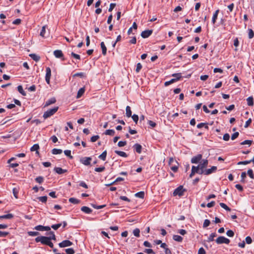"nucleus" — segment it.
Masks as SVG:
<instances>
[{"label": "nucleus", "mask_w": 254, "mask_h": 254, "mask_svg": "<svg viewBox=\"0 0 254 254\" xmlns=\"http://www.w3.org/2000/svg\"><path fill=\"white\" fill-rule=\"evenodd\" d=\"M59 109L58 107H55L53 109H49L45 112L43 114V118L46 119L48 118L53 115L55 113H56Z\"/></svg>", "instance_id": "obj_1"}, {"label": "nucleus", "mask_w": 254, "mask_h": 254, "mask_svg": "<svg viewBox=\"0 0 254 254\" xmlns=\"http://www.w3.org/2000/svg\"><path fill=\"white\" fill-rule=\"evenodd\" d=\"M50 241V238L46 236H40L35 238V241L37 243L41 242L42 244L46 245H47Z\"/></svg>", "instance_id": "obj_2"}, {"label": "nucleus", "mask_w": 254, "mask_h": 254, "mask_svg": "<svg viewBox=\"0 0 254 254\" xmlns=\"http://www.w3.org/2000/svg\"><path fill=\"white\" fill-rule=\"evenodd\" d=\"M186 190L185 189H184L182 186H180L175 190L173 192V194L174 196L179 195V196H182L184 195V193L185 191H186Z\"/></svg>", "instance_id": "obj_3"}, {"label": "nucleus", "mask_w": 254, "mask_h": 254, "mask_svg": "<svg viewBox=\"0 0 254 254\" xmlns=\"http://www.w3.org/2000/svg\"><path fill=\"white\" fill-rule=\"evenodd\" d=\"M230 240L224 237V236H219L216 240V243L217 244H226L230 243Z\"/></svg>", "instance_id": "obj_4"}, {"label": "nucleus", "mask_w": 254, "mask_h": 254, "mask_svg": "<svg viewBox=\"0 0 254 254\" xmlns=\"http://www.w3.org/2000/svg\"><path fill=\"white\" fill-rule=\"evenodd\" d=\"M92 160L91 157H85L81 158L80 160V163L84 164L85 166H88L90 165L91 161Z\"/></svg>", "instance_id": "obj_5"}, {"label": "nucleus", "mask_w": 254, "mask_h": 254, "mask_svg": "<svg viewBox=\"0 0 254 254\" xmlns=\"http://www.w3.org/2000/svg\"><path fill=\"white\" fill-rule=\"evenodd\" d=\"M46 76H45V80L46 82L49 84L50 83V78L51 76V70L49 67H47L46 69Z\"/></svg>", "instance_id": "obj_6"}, {"label": "nucleus", "mask_w": 254, "mask_h": 254, "mask_svg": "<svg viewBox=\"0 0 254 254\" xmlns=\"http://www.w3.org/2000/svg\"><path fill=\"white\" fill-rule=\"evenodd\" d=\"M72 245V243L69 240H64L59 244V246L60 248H64L66 247L70 246Z\"/></svg>", "instance_id": "obj_7"}, {"label": "nucleus", "mask_w": 254, "mask_h": 254, "mask_svg": "<svg viewBox=\"0 0 254 254\" xmlns=\"http://www.w3.org/2000/svg\"><path fill=\"white\" fill-rule=\"evenodd\" d=\"M34 229L37 231H49L51 230V227H50L49 226H44L42 225L36 226L34 227Z\"/></svg>", "instance_id": "obj_8"}, {"label": "nucleus", "mask_w": 254, "mask_h": 254, "mask_svg": "<svg viewBox=\"0 0 254 254\" xmlns=\"http://www.w3.org/2000/svg\"><path fill=\"white\" fill-rule=\"evenodd\" d=\"M153 32L152 30H146L145 31H143L141 33V36L143 38H148L149 36H150Z\"/></svg>", "instance_id": "obj_9"}, {"label": "nucleus", "mask_w": 254, "mask_h": 254, "mask_svg": "<svg viewBox=\"0 0 254 254\" xmlns=\"http://www.w3.org/2000/svg\"><path fill=\"white\" fill-rule=\"evenodd\" d=\"M202 158L201 154H198L197 155L193 157L191 159V162L192 163L196 164L199 162Z\"/></svg>", "instance_id": "obj_10"}, {"label": "nucleus", "mask_w": 254, "mask_h": 254, "mask_svg": "<svg viewBox=\"0 0 254 254\" xmlns=\"http://www.w3.org/2000/svg\"><path fill=\"white\" fill-rule=\"evenodd\" d=\"M208 165V160L207 159H203L198 165L199 169H205Z\"/></svg>", "instance_id": "obj_11"}, {"label": "nucleus", "mask_w": 254, "mask_h": 254, "mask_svg": "<svg viewBox=\"0 0 254 254\" xmlns=\"http://www.w3.org/2000/svg\"><path fill=\"white\" fill-rule=\"evenodd\" d=\"M217 170V167L216 166H212L211 168L206 169L205 175H208L214 172H215Z\"/></svg>", "instance_id": "obj_12"}, {"label": "nucleus", "mask_w": 254, "mask_h": 254, "mask_svg": "<svg viewBox=\"0 0 254 254\" xmlns=\"http://www.w3.org/2000/svg\"><path fill=\"white\" fill-rule=\"evenodd\" d=\"M54 55L57 58H61L64 56L62 51L60 50H57L54 51Z\"/></svg>", "instance_id": "obj_13"}, {"label": "nucleus", "mask_w": 254, "mask_h": 254, "mask_svg": "<svg viewBox=\"0 0 254 254\" xmlns=\"http://www.w3.org/2000/svg\"><path fill=\"white\" fill-rule=\"evenodd\" d=\"M133 147L137 153H138L139 154L141 153V150H142V146L140 144L136 143L133 145Z\"/></svg>", "instance_id": "obj_14"}, {"label": "nucleus", "mask_w": 254, "mask_h": 254, "mask_svg": "<svg viewBox=\"0 0 254 254\" xmlns=\"http://www.w3.org/2000/svg\"><path fill=\"white\" fill-rule=\"evenodd\" d=\"M54 171L58 174H62L67 171V170L63 169L60 167H55Z\"/></svg>", "instance_id": "obj_15"}, {"label": "nucleus", "mask_w": 254, "mask_h": 254, "mask_svg": "<svg viewBox=\"0 0 254 254\" xmlns=\"http://www.w3.org/2000/svg\"><path fill=\"white\" fill-rule=\"evenodd\" d=\"M81 210L86 214H90L92 211L91 209L87 206H82L81 208Z\"/></svg>", "instance_id": "obj_16"}, {"label": "nucleus", "mask_w": 254, "mask_h": 254, "mask_svg": "<svg viewBox=\"0 0 254 254\" xmlns=\"http://www.w3.org/2000/svg\"><path fill=\"white\" fill-rule=\"evenodd\" d=\"M56 102V100L55 98H52L46 101L45 107H47L52 104L55 103Z\"/></svg>", "instance_id": "obj_17"}, {"label": "nucleus", "mask_w": 254, "mask_h": 254, "mask_svg": "<svg viewBox=\"0 0 254 254\" xmlns=\"http://www.w3.org/2000/svg\"><path fill=\"white\" fill-rule=\"evenodd\" d=\"M131 114H132V112L131 111L130 107L129 106H127L126 107V116L128 118H129L131 116Z\"/></svg>", "instance_id": "obj_18"}, {"label": "nucleus", "mask_w": 254, "mask_h": 254, "mask_svg": "<svg viewBox=\"0 0 254 254\" xmlns=\"http://www.w3.org/2000/svg\"><path fill=\"white\" fill-rule=\"evenodd\" d=\"M219 12V9H217L215 11L214 13L213 14L212 19V22L213 24L215 23L216 19H217Z\"/></svg>", "instance_id": "obj_19"}, {"label": "nucleus", "mask_w": 254, "mask_h": 254, "mask_svg": "<svg viewBox=\"0 0 254 254\" xmlns=\"http://www.w3.org/2000/svg\"><path fill=\"white\" fill-rule=\"evenodd\" d=\"M101 48L102 49V52L103 55H106L107 53V48L103 42L101 43Z\"/></svg>", "instance_id": "obj_20"}, {"label": "nucleus", "mask_w": 254, "mask_h": 254, "mask_svg": "<svg viewBox=\"0 0 254 254\" xmlns=\"http://www.w3.org/2000/svg\"><path fill=\"white\" fill-rule=\"evenodd\" d=\"M247 104L249 106L254 105V99L252 96L249 97L247 99Z\"/></svg>", "instance_id": "obj_21"}, {"label": "nucleus", "mask_w": 254, "mask_h": 254, "mask_svg": "<svg viewBox=\"0 0 254 254\" xmlns=\"http://www.w3.org/2000/svg\"><path fill=\"white\" fill-rule=\"evenodd\" d=\"M115 152L117 154H118V155H119L121 157H127V153L124 151L115 150Z\"/></svg>", "instance_id": "obj_22"}, {"label": "nucleus", "mask_w": 254, "mask_h": 254, "mask_svg": "<svg viewBox=\"0 0 254 254\" xmlns=\"http://www.w3.org/2000/svg\"><path fill=\"white\" fill-rule=\"evenodd\" d=\"M39 149V146L38 144H34L31 148L30 150L31 151H36V153L38 154L39 152L38 151V150Z\"/></svg>", "instance_id": "obj_23"}, {"label": "nucleus", "mask_w": 254, "mask_h": 254, "mask_svg": "<svg viewBox=\"0 0 254 254\" xmlns=\"http://www.w3.org/2000/svg\"><path fill=\"white\" fill-rule=\"evenodd\" d=\"M29 56L35 61L38 62L40 60V57L35 54H31Z\"/></svg>", "instance_id": "obj_24"}, {"label": "nucleus", "mask_w": 254, "mask_h": 254, "mask_svg": "<svg viewBox=\"0 0 254 254\" xmlns=\"http://www.w3.org/2000/svg\"><path fill=\"white\" fill-rule=\"evenodd\" d=\"M104 133L106 135L113 136L115 133V131L114 129H107Z\"/></svg>", "instance_id": "obj_25"}, {"label": "nucleus", "mask_w": 254, "mask_h": 254, "mask_svg": "<svg viewBox=\"0 0 254 254\" xmlns=\"http://www.w3.org/2000/svg\"><path fill=\"white\" fill-rule=\"evenodd\" d=\"M13 215L12 214H7L3 215L0 216V219H10L13 218Z\"/></svg>", "instance_id": "obj_26"}, {"label": "nucleus", "mask_w": 254, "mask_h": 254, "mask_svg": "<svg viewBox=\"0 0 254 254\" xmlns=\"http://www.w3.org/2000/svg\"><path fill=\"white\" fill-rule=\"evenodd\" d=\"M173 238L174 240L178 242H181L183 241V238L179 235H175L173 236Z\"/></svg>", "instance_id": "obj_27"}, {"label": "nucleus", "mask_w": 254, "mask_h": 254, "mask_svg": "<svg viewBox=\"0 0 254 254\" xmlns=\"http://www.w3.org/2000/svg\"><path fill=\"white\" fill-rule=\"evenodd\" d=\"M85 89L84 88H81L79 89L77 94V98H79L84 93Z\"/></svg>", "instance_id": "obj_28"}, {"label": "nucleus", "mask_w": 254, "mask_h": 254, "mask_svg": "<svg viewBox=\"0 0 254 254\" xmlns=\"http://www.w3.org/2000/svg\"><path fill=\"white\" fill-rule=\"evenodd\" d=\"M62 152V150L60 149L54 148L52 150V153L55 155L60 154Z\"/></svg>", "instance_id": "obj_29"}, {"label": "nucleus", "mask_w": 254, "mask_h": 254, "mask_svg": "<svg viewBox=\"0 0 254 254\" xmlns=\"http://www.w3.org/2000/svg\"><path fill=\"white\" fill-rule=\"evenodd\" d=\"M106 156H107V151L105 150V151H103L102 152V153L99 156V158L100 159H101L103 161H105L106 158Z\"/></svg>", "instance_id": "obj_30"}, {"label": "nucleus", "mask_w": 254, "mask_h": 254, "mask_svg": "<svg viewBox=\"0 0 254 254\" xmlns=\"http://www.w3.org/2000/svg\"><path fill=\"white\" fill-rule=\"evenodd\" d=\"M216 235L215 233H211L208 238L207 241L209 242L214 241V238L215 237Z\"/></svg>", "instance_id": "obj_31"}, {"label": "nucleus", "mask_w": 254, "mask_h": 254, "mask_svg": "<svg viewBox=\"0 0 254 254\" xmlns=\"http://www.w3.org/2000/svg\"><path fill=\"white\" fill-rule=\"evenodd\" d=\"M46 26L45 25V26H43L42 28V30L41 31V32H40V36H42V37H46Z\"/></svg>", "instance_id": "obj_32"}, {"label": "nucleus", "mask_w": 254, "mask_h": 254, "mask_svg": "<svg viewBox=\"0 0 254 254\" xmlns=\"http://www.w3.org/2000/svg\"><path fill=\"white\" fill-rule=\"evenodd\" d=\"M17 90L18 92L23 96L26 95V93L23 89V87L21 85H18L17 87Z\"/></svg>", "instance_id": "obj_33"}, {"label": "nucleus", "mask_w": 254, "mask_h": 254, "mask_svg": "<svg viewBox=\"0 0 254 254\" xmlns=\"http://www.w3.org/2000/svg\"><path fill=\"white\" fill-rule=\"evenodd\" d=\"M135 196L137 197L143 198L144 197V191H139L135 194Z\"/></svg>", "instance_id": "obj_34"}, {"label": "nucleus", "mask_w": 254, "mask_h": 254, "mask_svg": "<svg viewBox=\"0 0 254 254\" xmlns=\"http://www.w3.org/2000/svg\"><path fill=\"white\" fill-rule=\"evenodd\" d=\"M69 201L73 204H77L79 202V200L75 198L71 197L69 199Z\"/></svg>", "instance_id": "obj_35"}, {"label": "nucleus", "mask_w": 254, "mask_h": 254, "mask_svg": "<svg viewBox=\"0 0 254 254\" xmlns=\"http://www.w3.org/2000/svg\"><path fill=\"white\" fill-rule=\"evenodd\" d=\"M220 205L221 207H222L227 211H230L231 210V209L226 204L223 202L220 203Z\"/></svg>", "instance_id": "obj_36"}, {"label": "nucleus", "mask_w": 254, "mask_h": 254, "mask_svg": "<svg viewBox=\"0 0 254 254\" xmlns=\"http://www.w3.org/2000/svg\"><path fill=\"white\" fill-rule=\"evenodd\" d=\"M27 233L28 235L30 236H36L40 234V233L36 231H29Z\"/></svg>", "instance_id": "obj_37"}, {"label": "nucleus", "mask_w": 254, "mask_h": 254, "mask_svg": "<svg viewBox=\"0 0 254 254\" xmlns=\"http://www.w3.org/2000/svg\"><path fill=\"white\" fill-rule=\"evenodd\" d=\"M176 81H177V79L173 78L168 81L165 82L164 83V85L165 86H167L169 85L170 84L175 82Z\"/></svg>", "instance_id": "obj_38"}, {"label": "nucleus", "mask_w": 254, "mask_h": 254, "mask_svg": "<svg viewBox=\"0 0 254 254\" xmlns=\"http://www.w3.org/2000/svg\"><path fill=\"white\" fill-rule=\"evenodd\" d=\"M35 181L39 184H42L44 182V178L42 176H39L35 179Z\"/></svg>", "instance_id": "obj_39"}, {"label": "nucleus", "mask_w": 254, "mask_h": 254, "mask_svg": "<svg viewBox=\"0 0 254 254\" xmlns=\"http://www.w3.org/2000/svg\"><path fill=\"white\" fill-rule=\"evenodd\" d=\"M49 234H50V237H48L49 238H50V240H56V236L54 233V232L53 231H50V233H49Z\"/></svg>", "instance_id": "obj_40"}, {"label": "nucleus", "mask_w": 254, "mask_h": 254, "mask_svg": "<svg viewBox=\"0 0 254 254\" xmlns=\"http://www.w3.org/2000/svg\"><path fill=\"white\" fill-rule=\"evenodd\" d=\"M248 35L250 39H252L254 36V32L252 29H248Z\"/></svg>", "instance_id": "obj_41"}, {"label": "nucleus", "mask_w": 254, "mask_h": 254, "mask_svg": "<svg viewBox=\"0 0 254 254\" xmlns=\"http://www.w3.org/2000/svg\"><path fill=\"white\" fill-rule=\"evenodd\" d=\"M80 77L81 78L85 77V73L83 72H77L73 75V77Z\"/></svg>", "instance_id": "obj_42"}, {"label": "nucleus", "mask_w": 254, "mask_h": 254, "mask_svg": "<svg viewBox=\"0 0 254 254\" xmlns=\"http://www.w3.org/2000/svg\"><path fill=\"white\" fill-rule=\"evenodd\" d=\"M124 180V178H121V177H118L117 178L116 180L113 182V183L110 184H107L106 185L107 186H110L111 185H112L113 184H114L116 182H119V181H123Z\"/></svg>", "instance_id": "obj_43"}, {"label": "nucleus", "mask_w": 254, "mask_h": 254, "mask_svg": "<svg viewBox=\"0 0 254 254\" xmlns=\"http://www.w3.org/2000/svg\"><path fill=\"white\" fill-rule=\"evenodd\" d=\"M39 201L45 203L47 201V196H40L38 198Z\"/></svg>", "instance_id": "obj_44"}, {"label": "nucleus", "mask_w": 254, "mask_h": 254, "mask_svg": "<svg viewBox=\"0 0 254 254\" xmlns=\"http://www.w3.org/2000/svg\"><path fill=\"white\" fill-rule=\"evenodd\" d=\"M140 230L138 228L135 229L133 231V235L137 237H139Z\"/></svg>", "instance_id": "obj_45"}, {"label": "nucleus", "mask_w": 254, "mask_h": 254, "mask_svg": "<svg viewBox=\"0 0 254 254\" xmlns=\"http://www.w3.org/2000/svg\"><path fill=\"white\" fill-rule=\"evenodd\" d=\"M252 142H253L252 140H246L242 142L240 144H241V145L248 144V145H250L252 143Z\"/></svg>", "instance_id": "obj_46"}, {"label": "nucleus", "mask_w": 254, "mask_h": 254, "mask_svg": "<svg viewBox=\"0 0 254 254\" xmlns=\"http://www.w3.org/2000/svg\"><path fill=\"white\" fill-rule=\"evenodd\" d=\"M92 206L95 208V209H101V208H103L104 207H105V205H96L95 204H91Z\"/></svg>", "instance_id": "obj_47"}, {"label": "nucleus", "mask_w": 254, "mask_h": 254, "mask_svg": "<svg viewBox=\"0 0 254 254\" xmlns=\"http://www.w3.org/2000/svg\"><path fill=\"white\" fill-rule=\"evenodd\" d=\"M66 254H74V251L72 248H68L65 250Z\"/></svg>", "instance_id": "obj_48"}, {"label": "nucleus", "mask_w": 254, "mask_h": 254, "mask_svg": "<svg viewBox=\"0 0 254 254\" xmlns=\"http://www.w3.org/2000/svg\"><path fill=\"white\" fill-rule=\"evenodd\" d=\"M62 223H59V224H57L52 225L51 226V228H52L53 229L56 230L58 228H59L62 226Z\"/></svg>", "instance_id": "obj_49"}, {"label": "nucleus", "mask_w": 254, "mask_h": 254, "mask_svg": "<svg viewBox=\"0 0 254 254\" xmlns=\"http://www.w3.org/2000/svg\"><path fill=\"white\" fill-rule=\"evenodd\" d=\"M172 76L175 77V79H177V80H178L182 77V75L181 73H177L173 74Z\"/></svg>", "instance_id": "obj_50"}, {"label": "nucleus", "mask_w": 254, "mask_h": 254, "mask_svg": "<svg viewBox=\"0 0 254 254\" xmlns=\"http://www.w3.org/2000/svg\"><path fill=\"white\" fill-rule=\"evenodd\" d=\"M64 153L66 156L69 157L70 158L72 159L73 158L72 156L71 155L70 150H65L64 151Z\"/></svg>", "instance_id": "obj_51"}, {"label": "nucleus", "mask_w": 254, "mask_h": 254, "mask_svg": "<svg viewBox=\"0 0 254 254\" xmlns=\"http://www.w3.org/2000/svg\"><path fill=\"white\" fill-rule=\"evenodd\" d=\"M71 56L75 58V59L76 60H80V55H78V54H75L73 52H71Z\"/></svg>", "instance_id": "obj_52"}, {"label": "nucleus", "mask_w": 254, "mask_h": 254, "mask_svg": "<svg viewBox=\"0 0 254 254\" xmlns=\"http://www.w3.org/2000/svg\"><path fill=\"white\" fill-rule=\"evenodd\" d=\"M226 234L228 237H232L234 236V233L231 230H228L226 232Z\"/></svg>", "instance_id": "obj_53"}, {"label": "nucleus", "mask_w": 254, "mask_h": 254, "mask_svg": "<svg viewBox=\"0 0 254 254\" xmlns=\"http://www.w3.org/2000/svg\"><path fill=\"white\" fill-rule=\"evenodd\" d=\"M99 138V136L97 135H94L91 137L90 140L91 142H94L96 141Z\"/></svg>", "instance_id": "obj_54"}, {"label": "nucleus", "mask_w": 254, "mask_h": 254, "mask_svg": "<svg viewBox=\"0 0 254 254\" xmlns=\"http://www.w3.org/2000/svg\"><path fill=\"white\" fill-rule=\"evenodd\" d=\"M133 121L135 123V124L137 123L138 121V116L137 115L134 114L131 116Z\"/></svg>", "instance_id": "obj_55"}, {"label": "nucleus", "mask_w": 254, "mask_h": 254, "mask_svg": "<svg viewBox=\"0 0 254 254\" xmlns=\"http://www.w3.org/2000/svg\"><path fill=\"white\" fill-rule=\"evenodd\" d=\"M210 223V222L208 219H205L203 224V228H206L208 227Z\"/></svg>", "instance_id": "obj_56"}, {"label": "nucleus", "mask_w": 254, "mask_h": 254, "mask_svg": "<svg viewBox=\"0 0 254 254\" xmlns=\"http://www.w3.org/2000/svg\"><path fill=\"white\" fill-rule=\"evenodd\" d=\"M248 175L252 179H253L254 178V175L253 174V171L251 169H250L248 170Z\"/></svg>", "instance_id": "obj_57"}, {"label": "nucleus", "mask_w": 254, "mask_h": 254, "mask_svg": "<svg viewBox=\"0 0 254 254\" xmlns=\"http://www.w3.org/2000/svg\"><path fill=\"white\" fill-rule=\"evenodd\" d=\"M105 167H98V168H95V171L97 172H101L105 170Z\"/></svg>", "instance_id": "obj_58"}, {"label": "nucleus", "mask_w": 254, "mask_h": 254, "mask_svg": "<svg viewBox=\"0 0 254 254\" xmlns=\"http://www.w3.org/2000/svg\"><path fill=\"white\" fill-rule=\"evenodd\" d=\"M127 144V142L126 141H120L118 143V145L119 147H123L125 146Z\"/></svg>", "instance_id": "obj_59"}, {"label": "nucleus", "mask_w": 254, "mask_h": 254, "mask_svg": "<svg viewBox=\"0 0 254 254\" xmlns=\"http://www.w3.org/2000/svg\"><path fill=\"white\" fill-rule=\"evenodd\" d=\"M142 68V65L140 63H138L136 65V72H139V71L140 70V69H141Z\"/></svg>", "instance_id": "obj_60"}, {"label": "nucleus", "mask_w": 254, "mask_h": 254, "mask_svg": "<svg viewBox=\"0 0 254 254\" xmlns=\"http://www.w3.org/2000/svg\"><path fill=\"white\" fill-rule=\"evenodd\" d=\"M239 132H236L235 133H234L232 136H231V139L232 140H234L236 138H237L239 136Z\"/></svg>", "instance_id": "obj_61"}, {"label": "nucleus", "mask_w": 254, "mask_h": 254, "mask_svg": "<svg viewBox=\"0 0 254 254\" xmlns=\"http://www.w3.org/2000/svg\"><path fill=\"white\" fill-rule=\"evenodd\" d=\"M116 5V4L115 3H111L110 5V7L108 9L109 11L111 12L113 10V9L115 8Z\"/></svg>", "instance_id": "obj_62"}, {"label": "nucleus", "mask_w": 254, "mask_h": 254, "mask_svg": "<svg viewBox=\"0 0 254 254\" xmlns=\"http://www.w3.org/2000/svg\"><path fill=\"white\" fill-rule=\"evenodd\" d=\"M229 138H230V135L228 133H225L224 134L223 137V140H224L225 141H228L229 140Z\"/></svg>", "instance_id": "obj_63"}, {"label": "nucleus", "mask_w": 254, "mask_h": 254, "mask_svg": "<svg viewBox=\"0 0 254 254\" xmlns=\"http://www.w3.org/2000/svg\"><path fill=\"white\" fill-rule=\"evenodd\" d=\"M198 254H206L205 250L203 248H200L198 251Z\"/></svg>", "instance_id": "obj_64"}]
</instances>
